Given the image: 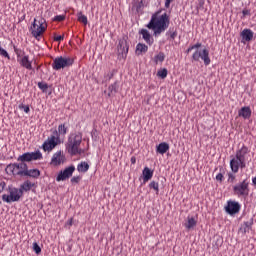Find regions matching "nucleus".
I'll return each mask as SVG.
<instances>
[{
    "instance_id": "58836bf2",
    "label": "nucleus",
    "mask_w": 256,
    "mask_h": 256,
    "mask_svg": "<svg viewBox=\"0 0 256 256\" xmlns=\"http://www.w3.org/2000/svg\"><path fill=\"white\" fill-rule=\"evenodd\" d=\"M33 251L36 253V255L41 254V246H39L37 242L33 243Z\"/></svg>"
},
{
    "instance_id": "9d476101",
    "label": "nucleus",
    "mask_w": 256,
    "mask_h": 256,
    "mask_svg": "<svg viewBox=\"0 0 256 256\" xmlns=\"http://www.w3.org/2000/svg\"><path fill=\"white\" fill-rule=\"evenodd\" d=\"M200 59L204 62V65H206V67L208 65H211V58L209 57V50H207V49L195 50V52L192 54V60L199 61Z\"/></svg>"
},
{
    "instance_id": "4468645a",
    "label": "nucleus",
    "mask_w": 256,
    "mask_h": 256,
    "mask_svg": "<svg viewBox=\"0 0 256 256\" xmlns=\"http://www.w3.org/2000/svg\"><path fill=\"white\" fill-rule=\"evenodd\" d=\"M253 30L249 28H245L241 33L240 37L242 39V43H249V41H253Z\"/></svg>"
},
{
    "instance_id": "864d4df0",
    "label": "nucleus",
    "mask_w": 256,
    "mask_h": 256,
    "mask_svg": "<svg viewBox=\"0 0 256 256\" xmlns=\"http://www.w3.org/2000/svg\"><path fill=\"white\" fill-rule=\"evenodd\" d=\"M68 225H73V219H70V221L68 222Z\"/></svg>"
},
{
    "instance_id": "f704fd0d",
    "label": "nucleus",
    "mask_w": 256,
    "mask_h": 256,
    "mask_svg": "<svg viewBox=\"0 0 256 256\" xmlns=\"http://www.w3.org/2000/svg\"><path fill=\"white\" fill-rule=\"evenodd\" d=\"M56 181L59 183L61 181H65V170H61L56 176Z\"/></svg>"
},
{
    "instance_id": "8fccbe9b",
    "label": "nucleus",
    "mask_w": 256,
    "mask_h": 256,
    "mask_svg": "<svg viewBox=\"0 0 256 256\" xmlns=\"http://www.w3.org/2000/svg\"><path fill=\"white\" fill-rule=\"evenodd\" d=\"M177 37V31L170 32V39H175Z\"/></svg>"
},
{
    "instance_id": "e433bc0d",
    "label": "nucleus",
    "mask_w": 256,
    "mask_h": 256,
    "mask_svg": "<svg viewBox=\"0 0 256 256\" xmlns=\"http://www.w3.org/2000/svg\"><path fill=\"white\" fill-rule=\"evenodd\" d=\"M158 77H161V79H165L167 77V68H163L162 70H159L157 72Z\"/></svg>"
},
{
    "instance_id": "0eeeda50",
    "label": "nucleus",
    "mask_w": 256,
    "mask_h": 256,
    "mask_svg": "<svg viewBox=\"0 0 256 256\" xmlns=\"http://www.w3.org/2000/svg\"><path fill=\"white\" fill-rule=\"evenodd\" d=\"M249 191V181L247 179L233 186V193L236 197H248Z\"/></svg>"
},
{
    "instance_id": "ea45409f",
    "label": "nucleus",
    "mask_w": 256,
    "mask_h": 256,
    "mask_svg": "<svg viewBox=\"0 0 256 256\" xmlns=\"http://www.w3.org/2000/svg\"><path fill=\"white\" fill-rule=\"evenodd\" d=\"M235 179H236L235 174L231 172L228 173V183H235Z\"/></svg>"
},
{
    "instance_id": "20e7f679",
    "label": "nucleus",
    "mask_w": 256,
    "mask_h": 256,
    "mask_svg": "<svg viewBox=\"0 0 256 256\" xmlns=\"http://www.w3.org/2000/svg\"><path fill=\"white\" fill-rule=\"evenodd\" d=\"M7 175H13L14 177H25L27 173V163H14L9 164L6 167Z\"/></svg>"
},
{
    "instance_id": "de8ad7c7",
    "label": "nucleus",
    "mask_w": 256,
    "mask_h": 256,
    "mask_svg": "<svg viewBox=\"0 0 256 256\" xmlns=\"http://www.w3.org/2000/svg\"><path fill=\"white\" fill-rule=\"evenodd\" d=\"M5 182H0V193H3V191H5Z\"/></svg>"
},
{
    "instance_id": "3c124183",
    "label": "nucleus",
    "mask_w": 256,
    "mask_h": 256,
    "mask_svg": "<svg viewBox=\"0 0 256 256\" xmlns=\"http://www.w3.org/2000/svg\"><path fill=\"white\" fill-rule=\"evenodd\" d=\"M130 162L132 165H135V163H137V158L135 156H132Z\"/></svg>"
},
{
    "instance_id": "39448f33",
    "label": "nucleus",
    "mask_w": 256,
    "mask_h": 256,
    "mask_svg": "<svg viewBox=\"0 0 256 256\" xmlns=\"http://www.w3.org/2000/svg\"><path fill=\"white\" fill-rule=\"evenodd\" d=\"M30 31H31L32 37H34L35 39H39V37L43 35L45 31H47V23L45 22V19L43 18H40L39 20L34 19V22L30 28Z\"/></svg>"
},
{
    "instance_id": "f8f14e48",
    "label": "nucleus",
    "mask_w": 256,
    "mask_h": 256,
    "mask_svg": "<svg viewBox=\"0 0 256 256\" xmlns=\"http://www.w3.org/2000/svg\"><path fill=\"white\" fill-rule=\"evenodd\" d=\"M64 161L65 159L63 157V152L57 151L56 153L53 154L50 165H52L53 167H59V165H62Z\"/></svg>"
},
{
    "instance_id": "72a5a7b5",
    "label": "nucleus",
    "mask_w": 256,
    "mask_h": 256,
    "mask_svg": "<svg viewBox=\"0 0 256 256\" xmlns=\"http://www.w3.org/2000/svg\"><path fill=\"white\" fill-rule=\"evenodd\" d=\"M0 56L5 57V59H8V60L11 59V56H9V53L7 52V50H5L2 46H0Z\"/></svg>"
},
{
    "instance_id": "a18cd8bd",
    "label": "nucleus",
    "mask_w": 256,
    "mask_h": 256,
    "mask_svg": "<svg viewBox=\"0 0 256 256\" xmlns=\"http://www.w3.org/2000/svg\"><path fill=\"white\" fill-rule=\"evenodd\" d=\"M242 15H243V17H247V15H251V10H249V9H244V10L242 11Z\"/></svg>"
},
{
    "instance_id": "6e6552de",
    "label": "nucleus",
    "mask_w": 256,
    "mask_h": 256,
    "mask_svg": "<svg viewBox=\"0 0 256 256\" xmlns=\"http://www.w3.org/2000/svg\"><path fill=\"white\" fill-rule=\"evenodd\" d=\"M58 143H60L59 133L57 131H55L53 133V135L48 137L47 140L43 143L42 149L45 152L51 153V150L55 149L57 147Z\"/></svg>"
},
{
    "instance_id": "2f4dec72",
    "label": "nucleus",
    "mask_w": 256,
    "mask_h": 256,
    "mask_svg": "<svg viewBox=\"0 0 256 256\" xmlns=\"http://www.w3.org/2000/svg\"><path fill=\"white\" fill-rule=\"evenodd\" d=\"M201 46H202L201 42H197L196 44H194V45L188 47V49L186 50V53H191V51H193V50H195V49H196V51H197V50L200 49Z\"/></svg>"
},
{
    "instance_id": "bb28decb",
    "label": "nucleus",
    "mask_w": 256,
    "mask_h": 256,
    "mask_svg": "<svg viewBox=\"0 0 256 256\" xmlns=\"http://www.w3.org/2000/svg\"><path fill=\"white\" fill-rule=\"evenodd\" d=\"M77 171L79 173H87L89 171V163L81 162L77 165Z\"/></svg>"
},
{
    "instance_id": "a878e982",
    "label": "nucleus",
    "mask_w": 256,
    "mask_h": 256,
    "mask_svg": "<svg viewBox=\"0 0 256 256\" xmlns=\"http://www.w3.org/2000/svg\"><path fill=\"white\" fill-rule=\"evenodd\" d=\"M119 91V84L117 82H114L108 87V97H111V95H115Z\"/></svg>"
},
{
    "instance_id": "37998d69",
    "label": "nucleus",
    "mask_w": 256,
    "mask_h": 256,
    "mask_svg": "<svg viewBox=\"0 0 256 256\" xmlns=\"http://www.w3.org/2000/svg\"><path fill=\"white\" fill-rule=\"evenodd\" d=\"M65 20V16L64 15H58V16H55L53 21H57V22H61V21H64Z\"/></svg>"
},
{
    "instance_id": "c9c22d12",
    "label": "nucleus",
    "mask_w": 256,
    "mask_h": 256,
    "mask_svg": "<svg viewBox=\"0 0 256 256\" xmlns=\"http://www.w3.org/2000/svg\"><path fill=\"white\" fill-rule=\"evenodd\" d=\"M38 87L41 89L43 93H47V89H49V85L43 82H39Z\"/></svg>"
},
{
    "instance_id": "5701e85b",
    "label": "nucleus",
    "mask_w": 256,
    "mask_h": 256,
    "mask_svg": "<svg viewBox=\"0 0 256 256\" xmlns=\"http://www.w3.org/2000/svg\"><path fill=\"white\" fill-rule=\"evenodd\" d=\"M156 151L160 153V155H165V153L169 151V145L166 142H162L156 147Z\"/></svg>"
},
{
    "instance_id": "f3484780",
    "label": "nucleus",
    "mask_w": 256,
    "mask_h": 256,
    "mask_svg": "<svg viewBox=\"0 0 256 256\" xmlns=\"http://www.w3.org/2000/svg\"><path fill=\"white\" fill-rule=\"evenodd\" d=\"M52 68L54 69V71H60V69H64L65 68V58H63V57L56 58L52 63Z\"/></svg>"
},
{
    "instance_id": "a19ab883",
    "label": "nucleus",
    "mask_w": 256,
    "mask_h": 256,
    "mask_svg": "<svg viewBox=\"0 0 256 256\" xmlns=\"http://www.w3.org/2000/svg\"><path fill=\"white\" fill-rule=\"evenodd\" d=\"M19 109H21L22 111L29 113V111H31V109L29 108V106L24 105V104H20L19 105Z\"/></svg>"
},
{
    "instance_id": "9b49d317",
    "label": "nucleus",
    "mask_w": 256,
    "mask_h": 256,
    "mask_svg": "<svg viewBox=\"0 0 256 256\" xmlns=\"http://www.w3.org/2000/svg\"><path fill=\"white\" fill-rule=\"evenodd\" d=\"M225 209L229 215H237V213L241 211V205L239 204V202L230 200L227 202V206L225 207Z\"/></svg>"
},
{
    "instance_id": "4be33fe9",
    "label": "nucleus",
    "mask_w": 256,
    "mask_h": 256,
    "mask_svg": "<svg viewBox=\"0 0 256 256\" xmlns=\"http://www.w3.org/2000/svg\"><path fill=\"white\" fill-rule=\"evenodd\" d=\"M133 9H135L138 13H141L143 9H145V0H133Z\"/></svg>"
},
{
    "instance_id": "473e14b6",
    "label": "nucleus",
    "mask_w": 256,
    "mask_h": 256,
    "mask_svg": "<svg viewBox=\"0 0 256 256\" xmlns=\"http://www.w3.org/2000/svg\"><path fill=\"white\" fill-rule=\"evenodd\" d=\"M82 179H83L82 176H74V177L71 178L70 183L72 185H77V184L81 183Z\"/></svg>"
},
{
    "instance_id": "b1692460",
    "label": "nucleus",
    "mask_w": 256,
    "mask_h": 256,
    "mask_svg": "<svg viewBox=\"0 0 256 256\" xmlns=\"http://www.w3.org/2000/svg\"><path fill=\"white\" fill-rule=\"evenodd\" d=\"M149 51V47L143 43H138L136 45V55H141L143 53H147Z\"/></svg>"
},
{
    "instance_id": "c756f323",
    "label": "nucleus",
    "mask_w": 256,
    "mask_h": 256,
    "mask_svg": "<svg viewBox=\"0 0 256 256\" xmlns=\"http://www.w3.org/2000/svg\"><path fill=\"white\" fill-rule=\"evenodd\" d=\"M154 61L155 63H163L165 61V53L160 52L154 57Z\"/></svg>"
},
{
    "instance_id": "4c0bfd02",
    "label": "nucleus",
    "mask_w": 256,
    "mask_h": 256,
    "mask_svg": "<svg viewBox=\"0 0 256 256\" xmlns=\"http://www.w3.org/2000/svg\"><path fill=\"white\" fill-rule=\"evenodd\" d=\"M78 21L80 23H83V25H87V23H88L87 16H85L83 14H79Z\"/></svg>"
},
{
    "instance_id": "aec40b11",
    "label": "nucleus",
    "mask_w": 256,
    "mask_h": 256,
    "mask_svg": "<svg viewBox=\"0 0 256 256\" xmlns=\"http://www.w3.org/2000/svg\"><path fill=\"white\" fill-rule=\"evenodd\" d=\"M143 175V183H147L148 181H151L153 179V170H151L149 167H145L142 171Z\"/></svg>"
},
{
    "instance_id": "09e8293b",
    "label": "nucleus",
    "mask_w": 256,
    "mask_h": 256,
    "mask_svg": "<svg viewBox=\"0 0 256 256\" xmlns=\"http://www.w3.org/2000/svg\"><path fill=\"white\" fill-rule=\"evenodd\" d=\"M216 181H223V174L222 173H219L216 175Z\"/></svg>"
},
{
    "instance_id": "c85d7f7f",
    "label": "nucleus",
    "mask_w": 256,
    "mask_h": 256,
    "mask_svg": "<svg viewBox=\"0 0 256 256\" xmlns=\"http://www.w3.org/2000/svg\"><path fill=\"white\" fill-rule=\"evenodd\" d=\"M13 49H14V53L16 54L17 60L25 56V51L21 50L20 48H17V46L14 45Z\"/></svg>"
},
{
    "instance_id": "f03ea898",
    "label": "nucleus",
    "mask_w": 256,
    "mask_h": 256,
    "mask_svg": "<svg viewBox=\"0 0 256 256\" xmlns=\"http://www.w3.org/2000/svg\"><path fill=\"white\" fill-rule=\"evenodd\" d=\"M169 16L167 13H164L159 16V12L152 15L150 22L147 25L148 29H152L154 35H161V33H165L167 29H169Z\"/></svg>"
},
{
    "instance_id": "6ab92c4d",
    "label": "nucleus",
    "mask_w": 256,
    "mask_h": 256,
    "mask_svg": "<svg viewBox=\"0 0 256 256\" xmlns=\"http://www.w3.org/2000/svg\"><path fill=\"white\" fill-rule=\"evenodd\" d=\"M238 116L243 117L244 119H250L251 118V107L244 106L238 111Z\"/></svg>"
},
{
    "instance_id": "423d86ee",
    "label": "nucleus",
    "mask_w": 256,
    "mask_h": 256,
    "mask_svg": "<svg viewBox=\"0 0 256 256\" xmlns=\"http://www.w3.org/2000/svg\"><path fill=\"white\" fill-rule=\"evenodd\" d=\"M8 193L9 194L2 195V201L4 203H17V201H20L21 197H23V192L16 187L9 186Z\"/></svg>"
},
{
    "instance_id": "603ef678",
    "label": "nucleus",
    "mask_w": 256,
    "mask_h": 256,
    "mask_svg": "<svg viewBox=\"0 0 256 256\" xmlns=\"http://www.w3.org/2000/svg\"><path fill=\"white\" fill-rule=\"evenodd\" d=\"M173 0H166L165 1V7H169V5H171V2H172Z\"/></svg>"
},
{
    "instance_id": "ddd939ff",
    "label": "nucleus",
    "mask_w": 256,
    "mask_h": 256,
    "mask_svg": "<svg viewBox=\"0 0 256 256\" xmlns=\"http://www.w3.org/2000/svg\"><path fill=\"white\" fill-rule=\"evenodd\" d=\"M17 61L20 63L21 67H24V69H27L28 71L33 70V62L29 60V55H24Z\"/></svg>"
},
{
    "instance_id": "cd10ccee",
    "label": "nucleus",
    "mask_w": 256,
    "mask_h": 256,
    "mask_svg": "<svg viewBox=\"0 0 256 256\" xmlns=\"http://www.w3.org/2000/svg\"><path fill=\"white\" fill-rule=\"evenodd\" d=\"M73 173H75V167L73 165L65 168V179L73 177Z\"/></svg>"
},
{
    "instance_id": "dca6fc26",
    "label": "nucleus",
    "mask_w": 256,
    "mask_h": 256,
    "mask_svg": "<svg viewBox=\"0 0 256 256\" xmlns=\"http://www.w3.org/2000/svg\"><path fill=\"white\" fill-rule=\"evenodd\" d=\"M25 177H30L31 179H39V177H41V171L37 168L29 169V166H27Z\"/></svg>"
},
{
    "instance_id": "2eb2a0df",
    "label": "nucleus",
    "mask_w": 256,
    "mask_h": 256,
    "mask_svg": "<svg viewBox=\"0 0 256 256\" xmlns=\"http://www.w3.org/2000/svg\"><path fill=\"white\" fill-rule=\"evenodd\" d=\"M33 187H35V183L31 182L30 180H25L20 185V188H18V190L21 191L23 197V193H28V191H31V189H33Z\"/></svg>"
},
{
    "instance_id": "f257e3e1",
    "label": "nucleus",
    "mask_w": 256,
    "mask_h": 256,
    "mask_svg": "<svg viewBox=\"0 0 256 256\" xmlns=\"http://www.w3.org/2000/svg\"><path fill=\"white\" fill-rule=\"evenodd\" d=\"M249 153V147H247L245 144L236 150L235 157L230 160V169L232 173H239V169H245V167H247V161H249Z\"/></svg>"
},
{
    "instance_id": "412c9836",
    "label": "nucleus",
    "mask_w": 256,
    "mask_h": 256,
    "mask_svg": "<svg viewBox=\"0 0 256 256\" xmlns=\"http://www.w3.org/2000/svg\"><path fill=\"white\" fill-rule=\"evenodd\" d=\"M184 227L191 231V229H195L197 227V221L194 217L188 216L186 222L184 223Z\"/></svg>"
},
{
    "instance_id": "1a4fd4ad",
    "label": "nucleus",
    "mask_w": 256,
    "mask_h": 256,
    "mask_svg": "<svg viewBox=\"0 0 256 256\" xmlns=\"http://www.w3.org/2000/svg\"><path fill=\"white\" fill-rule=\"evenodd\" d=\"M43 159V154L41 151L37 150L36 152H26L20 155L17 161L21 163H31V161H41Z\"/></svg>"
},
{
    "instance_id": "7c9ffc66",
    "label": "nucleus",
    "mask_w": 256,
    "mask_h": 256,
    "mask_svg": "<svg viewBox=\"0 0 256 256\" xmlns=\"http://www.w3.org/2000/svg\"><path fill=\"white\" fill-rule=\"evenodd\" d=\"M149 188L154 189L156 192V195H159V182H156V181L150 182Z\"/></svg>"
},
{
    "instance_id": "a211bd4d",
    "label": "nucleus",
    "mask_w": 256,
    "mask_h": 256,
    "mask_svg": "<svg viewBox=\"0 0 256 256\" xmlns=\"http://www.w3.org/2000/svg\"><path fill=\"white\" fill-rule=\"evenodd\" d=\"M139 34L142 35V39H144L147 45H153V37L151 36V33H149V30L141 29Z\"/></svg>"
},
{
    "instance_id": "7ed1b4c3",
    "label": "nucleus",
    "mask_w": 256,
    "mask_h": 256,
    "mask_svg": "<svg viewBox=\"0 0 256 256\" xmlns=\"http://www.w3.org/2000/svg\"><path fill=\"white\" fill-rule=\"evenodd\" d=\"M83 141V136L81 134H71L68 138V153L70 155H85L87 153L89 146L87 148L81 149V143Z\"/></svg>"
},
{
    "instance_id": "393cba45",
    "label": "nucleus",
    "mask_w": 256,
    "mask_h": 256,
    "mask_svg": "<svg viewBox=\"0 0 256 256\" xmlns=\"http://www.w3.org/2000/svg\"><path fill=\"white\" fill-rule=\"evenodd\" d=\"M251 227H253V219L243 222L240 231H242V233H247L248 231H251Z\"/></svg>"
},
{
    "instance_id": "5fc2aeb1",
    "label": "nucleus",
    "mask_w": 256,
    "mask_h": 256,
    "mask_svg": "<svg viewBox=\"0 0 256 256\" xmlns=\"http://www.w3.org/2000/svg\"><path fill=\"white\" fill-rule=\"evenodd\" d=\"M123 43H124L123 41L119 42L120 47H123Z\"/></svg>"
},
{
    "instance_id": "c03bdc74",
    "label": "nucleus",
    "mask_w": 256,
    "mask_h": 256,
    "mask_svg": "<svg viewBox=\"0 0 256 256\" xmlns=\"http://www.w3.org/2000/svg\"><path fill=\"white\" fill-rule=\"evenodd\" d=\"M63 39H64L63 35H58L54 37V41H57L58 43H61Z\"/></svg>"
},
{
    "instance_id": "79ce46f5",
    "label": "nucleus",
    "mask_w": 256,
    "mask_h": 256,
    "mask_svg": "<svg viewBox=\"0 0 256 256\" xmlns=\"http://www.w3.org/2000/svg\"><path fill=\"white\" fill-rule=\"evenodd\" d=\"M74 60L73 58H66L65 59V67H71V65H73Z\"/></svg>"
},
{
    "instance_id": "49530a36",
    "label": "nucleus",
    "mask_w": 256,
    "mask_h": 256,
    "mask_svg": "<svg viewBox=\"0 0 256 256\" xmlns=\"http://www.w3.org/2000/svg\"><path fill=\"white\" fill-rule=\"evenodd\" d=\"M58 131H59V133H65V124H61V125L58 127Z\"/></svg>"
}]
</instances>
